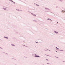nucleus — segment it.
Returning a JSON list of instances; mask_svg holds the SVG:
<instances>
[{"label": "nucleus", "instance_id": "7ed1b4c3", "mask_svg": "<svg viewBox=\"0 0 65 65\" xmlns=\"http://www.w3.org/2000/svg\"><path fill=\"white\" fill-rule=\"evenodd\" d=\"M55 33L57 34V33H58V32H57L56 31H55Z\"/></svg>", "mask_w": 65, "mask_h": 65}, {"label": "nucleus", "instance_id": "423d86ee", "mask_svg": "<svg viewBox=\"0 0 65 65\" xmlns=\"http://www.w3.org/2000/svg\"><path fill=\"white\" fill-rule=\"evenodd\" d=\"M57 48V49H58H58H59V48Z\"/></svg>", "mask_w": 65, "mask_h": 65}, {"label": "nucleus", "instance_id": "1a4fd4ad", "mask_svg": "<svg viewBox=\"0 0 65 65\" xmlns=\"http://www.w3.org/2000/svg\"><path fill=\"white\" fill-rule=\"evenodd\" d=\"M56 52H57V51H56Z\"/></svg>", "mask_w": 65, "mask_h": 65}, {"label": "nucleus", "instance_id": "0eeeda50", "mask_svg": "<svg viewBox=\"0 0 65 65\" xmlns=\"http://www.w3.org/2000/svg\"><path fill=\"white\" fill-rule=\"evenodd\" d=\"M56 48H57V47H56Z\"/></svg>", "mask_w": 65, "mask_h": 65}, {"label": "nucleus", "instance_id": "9d476101", "mask_svg": "<svg viewBox=\"0 0 65 65\" xmlns=\"http://www.w3.org/2000/svg\"><path fill=\"white\" fill-rule=\"evenodd\" d=\"M62 12H63V11H62Z\"/></svg>", "mask_w": 65, "mask_h": 65}, {"label": "nucleus", "instance_id": "39448f33", "mask_svg": "<svg viewBox=\"0 0 65 65\" xmlns=\"http://www.w3.org/2000/svg\"><path fill=\"white\" fill-rule=\"evenodd\" d=\"M13 45V46H14V45Z\"/></svg>", "mask_w": 65, "mask_h": 65}, {"label": "nucleus", "instance_id": "f03ea898", "mask_svg": "<svg viewBox=\"0 0 65 65\" xmlns=\"http://www.w3.org/2000/svg\"><path fill=\"white\" fill-rule=\"evenodd\" d=\"M5 38H7V39H8V38L6 37H4Z\"/></svg>", "mask_w": 65, "mask_h": 65}, {"label": "nucleus", "instance_id": "20e7f679", "mask_svg": "<svg viewBox=\"0 0 65 65\" xmlns=\"http://www.w3.org/2000/svg\"><path fill=\"white\" fill-rule=\"evenodd\" d=\"M4 9H5V10H6V9L5 8H4Z\"/></svg>", "mask_w": 65, "mask_h": 65}, {"label": "nucleus", "instance_id": "f257e3e1", "mask_svg": "<svg viewBox=\"0 0 65 65\" xmlns=\"http://www.w3.org/2000/svg\"><path fill=\"white\" fill-rule=\"evenodd\" d=\"M35 57H39V56H37V55L35 54Z\"/></svg>", "mask_w": 65, "mask_h": 65}, {"label": "nucleus", "instance_id": "6e6552de", "mask_svg": "<svg viewBox=\"0 0 65 65\" xmlns=\"http://www.w3.org/2000/svg\"><path fill=\"white\" fill-rule=\"evenodd\" d=\"M46 60H47V61H48V60H47V59H46Z\"/></svg>", "mask_w": 65, "mask_h": 65}]
</instances>
